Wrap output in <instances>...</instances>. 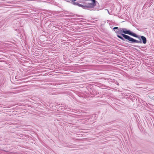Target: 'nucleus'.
<instances>
[{
    "label": "nucleus",
    "mask_w": 154,
    "mask_h": 154,
    "mask_svg": "<svg viewBox=\"0 0 154 154\" xmlns=\"http://www.w3.org/2000/svg\"><path fill=\"white\" fill-rule=\"evenodd\" d=\"M123 29V28H120L119 29L117 33L119 34H121L125 39L128 40L130 41L134 42L137 43H139V41L134 39L128 35L122 34V33H123V32L122 31V29Z\"/></svg>",
    "instance_id": "obj_1"
},
{
    "label": "nucleus",
    "mask_w": 154,
    "mask_h": 154,
    "mask_svg": "<svg viewBox=\"0 0 154 154\" xmlns=\"http://www.w3.org/2000/svg\"><path fill=\"white\" fill-rule=\"evenodd\" d=\"M122 30V31L123 32V33H124L125 34H129L131 35V36L135 37H138L137 35L136 34L131 32L129 30H127L125 28H123Z\"/></svg>",
    "instance_id": "obj_2"
},
{
    "label": "nucleus",
    "mask_w": 154,
    "mask_h": 154,
    "mask_svg": "<svg viewBox=\"0 0 154 154\" xmlns=\"http://www.w3.org/2000/svg\"><path fill=\"white\" fill-rule=\"evenodd\" d=\"M72 4L74 5H78L79 7H82L83 8H87V5L84 6L82 5L79 4L78 2H74L73 3H72Z\"/></svg>",
    "instance_id": "obj_3"
},
{
    "label": "nucleus",
    "mask_w": 154,
    "mask_h": 154,
    "mask_svg": "<svg viewBox=\"0 0 154 154\" xmlns=\"http://www.w3.org/2000/svg\"><path fill=\"white\" fill-rule=\"evenodd\" d=\"M141 38L143 41V43L144 44H146V38L143 36H141Z\"/></svg>",
    "instance_id": "obj_4"
},
{
    "label": "nucleus",
    "mask_w": 154,
    "mask_h": 154,
    "mask_svg": "<svg viewBox=\"0 0 154 154\" xmlns=\"http://www.w3.org/2000/svg\"><path fill=\"white\" fill-rule=\"evenodd\" d=\"M117 37L119 38H120L121 39H122V40H124V39L123 38H122V37L121 36H120L119 35H117Z\"/></svg>",
    "instance_id": "obj_5"
},
{
    "label": "nucleus",
    "mask_w": 154,
    "mask_h": 154,
    "mask_svg": "<svg viewBox=\"0 0 154 154\" xmlns=\"http://www.w3.org/2000/svg\"><path fill=\"white\" fill-rule=\"evenodd\" d=\"M118 29V27H114V28H113V29Z\"/></svg>",
    "instance_id": "obj_6"
}]
</instances>
